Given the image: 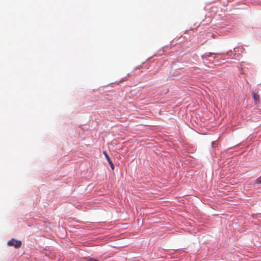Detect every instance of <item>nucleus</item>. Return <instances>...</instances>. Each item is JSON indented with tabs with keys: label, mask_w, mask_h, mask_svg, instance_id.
Segmentation results:
<instances>
[{
	"label": "nucleus",
	"mask_w": 261,
	"mask_h": 261,
	"mask_svg": "<svg viewBox=\"0 0 261 261\" xmlns=\"http://www.w3.org/2000/svg\"><path fill=\"white\" fill-rule=\"evenodd\" d=\"M8 245L9 246H14L16 248H18L21 245V242L20 241L16 240L14 239H12L8 241Z\"/></svg>",
	"instance_id": "f257e3e1"
},
{
	"label": "nucleus",
	"mask_w": 261,
	"mask_h": 261,
	"mask_svg": "<svg viewBox=\"0 0 261 261\" xmlns=\"http://www.w3.org/2000/svg\"><path fill=\"white\" fill-rule=\"evenodd\" d=\"M103 154H104V155L105 156L107 160L108 161L109 164H110V166H111V168L112 170H114V165L112 162V161H111L110 158L109 157V155L108 154V153H107V152L106 151H103Z\"/></svg>",
	"instance_id": "f03ea898"
},
{
	"label": "nucleus",
	"mask_w": 261,
	"mask_h": 261,
	"mask_svg": "<svg viewBox=\"0 0 261 261\" xmlns=\"http://www.w3.org/2000/svg\"><path fill=\"white\" fill-rule=\"evenodd\" d=\"M253 99L255 101V104H257L259 102V95L255 93H253Z\"/></svg>",
	"instance_id": "7ed1b4c3"
},
{
	"label": "nucleus",
	"mask_w": 261,
	"mask_h": 261,
	"mask_svg": "<svg viewBox=\"0 0 261 261\" xmlns=\"http://www.w3.org/2000/svg\"><path fill=\"white\" fill-rule=\"evenodd\" d=\"M256 183L258 184H261V176L256 179Z\"/></svg>",
	"instance_id": "20e7f679"
},
{
	"label": "nucleus",
	"mask_w": 261,
	"mask_h": 261,
	"mask_svg": "<svg viewBox=\"0 0 261 261\" xmlns=\"http://www.w3.org/2000/svg\"><path fill=\"white\" fill-rule=\"evenodd\" d=\"M87 261H98L95 259H94V258H90L89 259H88Z\"/></svg>",
	"instance_id": "39448f33"
},
{
	"label": "nucleus",
	"mask_w": 261,
	"mask_h": 261,
	"mask_svg": "<svg viewBox=\"0 0 261 261\" xmlns=\"http://www.w3.org/2000/svg\"><path fill=\"white\" fill-rule=\"evenodd\" d=\"M211 55H212V53H208L206 56H211Z\"/></svg>",
	"instance_id": "423d86ee"
}]
</instances>
